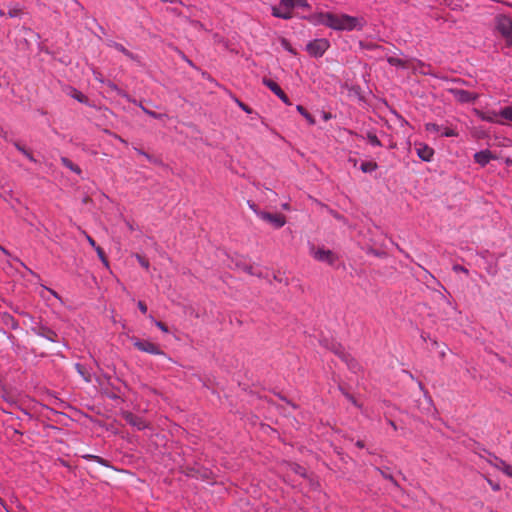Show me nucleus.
I'll return each mask as SVG.
<instances>
[{
	"mask_svg": "<svg viewBox=\"0 0 512 512\" xmlns=\"http://www.w3.org/2000/svg\"><path fill=\"white\" fill-rule=\"evenodd\" d=\"M73 97L77 99L79 102L85 101V96L81 92L75 91Z\"/></svg>",
	"mask_w": 512,
	"mask_h": 512,
	"instance_id": "obj_35",
	"label": "nucleus"
},
{
	"mask_svg": "<svg viewBox=\"0 0 512 512\" xmlns=\"http://www.w3.org/2000/svg\"><path fill=\"white\" fill-rule=\"evenodd\" d=\"M316 17L318 23L339 31L361 30L364 25L362 19L347 14L320 13Z\"/></svg>",
	"mask_w": 512,
	"mask_h": 512,
	"instance_id": "obj_1",
	"label": "nucleus"
},
{
	"mask_svg": "<svg viewBox=\"0 0 512 512\" xmlns=\"http://www.w3.org/2000/svg\"><path fill=\"white\" fill-rule=\"evenodd\" d=\"M133 345L139 351L149 353L152 355L166 356V354L160 349V347L157 344H154L148 340L135 339L133 341Z\"/></svg>",
	"mask_w": 512,
	"mask_h": 512,
	"instance_id": "obj_6",
	"label": "nucleus"
},
{
	"mask_svg": "<svg viewBox=\"0 0 512 512\" xmlns=\"http://www.w3.org/2000/svg\"><path fill=\"white\" fill-rule=\"evenodd\" d=\"M110 47H113L114 49H116L117 51L121 52L122 54H124L126 57H128L129 59L131 60H137V56L134 55L132 52H130L129 50H127L122 44L120 43H117V42H111L109 44Z\"/></svg>",
	"mask_w": 512,
	"mask_h": 512,
	"instance_id": "obj_16",
	"label": "nucleus"
},
{
	"mask_svg": "<svg viewBox=\"0 0 512 512\" xmlns=\"http://www.w3.org/2000/svg\"><path fill=\"white\" fill-rule=\"evenodd\" d=\"M448 92L453 95L454 99L460 103H470L474 102L478 95L473 94L469 91L458 89V88H450Z\"/></svg>",
	"mask_w": 512,
	"mask_h": 512,
	"instance_id": "obj_8",
	"label": "nucleus"
},
{
	"mask_svg": "<svg viewBox=\"0 0 512 512\" xmlns=\"http://www.w3.org/2000/svg\"><path fill=\"white\" fill-rule=\"evenodd\" d=\"M138 308L144 314L147 312V305L144 302H142V301L138 302Z\"/></svg>",
	"mask_w": 512,
	"mask_h": 512,
	"instance_id": "obj_41",
	"label": "nucleus"
},
{
	"mask_svg": "<svg viewBox=\"0 0 512 512\" xmlns=\"http://www.w3.org/2000/svg\"><path fill=\"white\" fill-rule=\"evenodd\" d=\"M136 259L138 260L139 264L145 268V269H148L149 268V261L143 257L142 255L140 254H136Z\"/></svg>",
	"mask_w": 512,
	"mask_h": 512,
	"instance_id": "obj_31",
	"label": "nucleus"
},
{
	"mask_svg": "<svg viewBox=\"0 0 512 512\" xmlns=\"http://www.w3.org/2000/svg\"><path fill=\"white\" fill-rule=\"evenodd\" d=\"M14 146L18 151H20L25 157H27L31 162H36L35 158L33 157L32 153L29 152L23 145L19 144L18 142L14 143Z\"/></svg>",
	"mask_w": 512,
	"mask_h": 512,
	"instance_id": "obj_23",
	"label": "nucleus"
},
{
	"mask_svg": "<svg viewBox=\"0 0 512 512\" xmlns=\"http://www.w3.org/2000/svg\"><path fill=\"white\" fill-rule=\"evenodd\" d=\"M119 140L124 143V144H127L126 140H124L123 138L119 137Z\"/></svg>",
	"mask_w": 512,
	"mask_h": 512,
	"instance_id": "obj_49",
	"label": "nucleus"
},
{
	"mask_svg": "<svg viewBox=\"0 0 512 512\" xmlns=\"http://www.w3.org/2000/svg\"><path fill=\"white\" fill-rule=\"evenodd\" d=\"M493 489H494V490H498V489H499V486H498V485H493Z\"/></svg>",
	"mask_w": 512,
	"mask_h": 512,
	"instance_id": "obj_50",
	"label": "nucleus"
},
{
	"mask_svg": "<svg viewBox=\"0 0 512 512\" xmlns=\"http://www.w3.org/2000/svg\"><path fill=\"white\" fill-rule=\"evenodd\" d=\"M156 326L161 329L163 332L167 333L168 332V327L161 321H156L155 322Z\"/></svg>",
	"mask_w": 512,
	"mask_h": 512,
	"instance_id": "obj_36",
	"label": "nucleus"
},
{
	"mask_svg": "<svg viewBox=\"0 0 512 512\" xmlns=\"http://www.w3.org/2000/svg\"><path fill=\"white\" fill-rule=\"evenodd\" d=\"M495 459L501 464V470L509 477H512V466L507 464L505 461L495 457Z\"/></svg>",
	"mask_w": 512,
	"mask_h": 512,
	"instance_id": "obj_26",
	"label": "nucleus"
},
{
	"mask_svg": "<svg viewBox=\"0 0 512 512\" xmlns=\"http://www.w3.org/2000/svg\"><path fill=\"white\" fill-rule=\"evenodd\" d=\"M505 163H506V165H508V166H512V159L507 158V159L505 160Z\"/></svg>",
	"mask_w": 512,
	"mask_h": 512,
	"instance_id": "obj_46",
	"label": "nucleus"
},
{
	"mask_svg": "<svg viewBox=\"0 0 512 512\" xmlns=\"http://www.w3.org/2000/svg\"><path fill=\"white\" fill-rule=\"evenodd\" d=\"M389 424L391 425V427L396 430L397 429V426L396 424L392 421V420H389Z\"/></svg>",
	"mask_w": 512,
	"mask_h": 512,
	"instance_id": "obj_47",
	"label": "nucleus"
},
{
	"mask_svg": "<svg viewBox=\"0 0 512 512\" xmlns=\"http://www.w3.org/2000/svg\"><path fill=\"white\" fill-rule=\"evenodd\" d=\"M125 419L129 424L137 427L139 430H142V429L146 428V426H147L144 420H142L140 417L135 416L131 413H128L125 416Z\"/></svg>",
	"mask_w": 512,
	"mask_h": 512,
	"instance_id": "obj_13",
	"label": "nucleus"
},
{
	"mask_svg": "<svg viewBox=\"0 0 512 512\" xmlns=\"http://www.w3.org/2000/svg\"><path fill=\"white\" fill-rule=\"evenodd\" d=\"M387 61L392 66L401 67V68H409L410 67L409 61L403 60V59H400L397 57L390 56L387 58Z\"/></svg>",
	"mask_w": 512,
	"mask_h": 512,
	"instance_id": "obj_18",
	"label": "nucleus"
},
{
	"mask_svg": "<svg viewBox=\"0 0 512 512\" xmlns=\"http://www.w3.org/2000/svg\"><path fill=\"white\" fill-rule=\"evenodd\" d=\"M343 394L346 396V398H347V399H348V400H349L353 405H355V406H359V405H358V403H357V401L355 400V398H354L352 395H350L349 393L344 392V391H343Z\"/></svg>",
	"mask_w": 512,
	"mask_h": 512,
	"instance_id": "obj_38",
	"label": "nucleus"
},
{
	"mask_svg": "<svg viewBox=\"0 0 512 512\" xmlns=\"http://www.w3.org/2000/svg\"><path fill=\"white\" fill-rule=\"evenodd\" d=\"M489 463L491 465H493L494 467H496L497 469L501 470V464L495 458H494V462L489 461Z\"/></svg>",
	"mask_w": 512,
	"mask_h": 512,
	"instance_id": "obj_44",
	"label": "nucleus"
},
{
	"mask_svg": "<svg viewBox=\"0 0 512 512\" xmlns=\"http://www.w3.org/2000/svg\"><path fill=\"white\" fill-rule=\"evenodd\" d=\"M492 159H495V156L492 154L490 150L487 149L479 151L474 155L475 162L481 166L487 165Z\"/></svg>",
	"mask_w": 512,
	"mask_h": 512,
	"instance_id": "obj_11",
	"label": "nucleus"
},
{
	"mask_svg": "<svg viewBox=\"0 0 512 512\" xmlns=\"http://www.w3.org/2000/svg\"><path fill=\"white\" fill-rule=\"evenodd\" d=\"M254 211L256 212L259 218H261L265 222H268L274 228H281L286 223L285 216L280 213L272 214L269 212L257 211L256 209H254Z\"/></svg>",
	"mask_w": 512,
	"mask_h": 512,
	"instance_id": "obj_5",
	"label": "nucleus"
},
{
	"mask_svg": "<svg viewBox=\"0 0 512 512\" xmlns=\"http://www.w3.org/2000/svg\"><path fill=\"white\" fill-rule=\"evenodd\" d=\"M367 139H368L369 143L371 145H373V146H381L382 145L380 140L378 139V137L374 133H368L367 134Z\"/></svg>",
	"mask_w": 512,
	"mask_h": 512,
	"instance_id": "obj_27",
	"label": "nucleus"
},
{
	"mask_svg": "<svg viewBox=\"0 0 512 512\" xmlns=\"http://www.w3.org/2000/svg\"><path fill=\"white\" fill-rule=\"evenodd\" d=\"M272 15L282 19H290L292 17L291 11L283 8L281 4L278 7L275 6L272 8Z\"/></svg>",
	"mask_w": 512,
	"mask_h": 512,
	"instance_id": "obj_14",
	"label": "nucleus"
},
{
	"mask_svg": "<svg viewBox=\"0 0 512 512\" xmlns=\"http://www.w3.org/2000/svg\"><path fill=\"white\" fill-rule=\"evenodd\" d=\"M479 116L481 117L482 120H485L488 122H495V123H500V124L504 123L499 119V117H500L499 113H496V112H489V113L480 112Z\"/></svg>",
	"mask_w": 512,
	"mask_h": 512,
	"instance_id": "obj_17",
	"label": "nucleus"
},
{
	"mask_svg": "<svg viewBox=\"0 0 512 512\" xmlns=\"http://www.w3.org/2000/svg\"><path fill=\"white\" fill-rule=\"evenodd\" d=\"M139 107L142 109V111H143L145 114H147V115H149V116H151V117H153V118H155V119L163 120V119H165V118H168L167 114H164V113H156V112H154V111H152V110H149L148 108H146L145 106H143L141 103H139Z\"/></svg>",
	"mask_w": 512,
	"mask_h": 512,
	"instance_id": "obj_21",
	"label": "nucleus"
},
{
	"mask_svg": "<svg viewBox=\"0 0 512 512\" xmlns=\"http://www.w3.org/2000/svg\"><path fill=\"white\" fill-rule=\"evenodd\" d=\"M84 458L86 459H89V460H93V461H96L102 465H105L107 466V461L99 456H96V455H85Z\"/></svg>",
	"mask_w": 512,
	"mask_h": 512,
	"instance_id": "obj_30",
	"label": "nucleus"
},
{
	"mask_svg": "<svg viewBox=\"0 0 512 512\" xmlns=\"http://www.w3.org/2000/svg\"><path fill=\"white\" fill-rule=\"evenodd\" d=\"M356 446H357V447H359V448H363V447H364V442H363V441H361V440H358V441L356 442Z\"/></svg>",
	"mask_w": 512,
	"mask_h": 512,
	"instance_id": "obj_45",
	"label": "nucleus"
},
{
	"mask_svg": "<svg viewBox=\"0 0 512 512\" xmlns=\"http://www.w3.org/2000/svg\"><path fill=\"white\" fill-rule=\"evenodd\" d=\"M426 130L430 132H441V127L435 123H427Z\"/></svg>",
	"mask_w": 512,
	"mask_h": 512,
	"instance_id": "obj_32",
	"label": "nucleus"
},
{
	"mask_svg": "<svg viewBox=\"0 0 512 512\" xmlns=\"http://www.w3.org/2000/svg\"><path fill=\"white\" fill-rule=\"evenodd\" d=\"M281 6L291 11L294 7L308 8L309 4L306 0H281Z\"/></svg>",
	"mask_w": 512,
	"mask_h": 512,
	"instance_id": "obj_12",
	"label": "nucleus"
},
{
	"mask_svg": "<svg viewBox=\"0 0 512 512\" xmlns=\"http://www.w3.org/2000/svg\"><path fill=\"white\" fill-rule=\"evenodd\" d=\"M243 269H244V271H246V272H247L248 274H250V275L261 276V274H260V273H258V272H256V271H254V268H253V266H251V265H245V266L243 267Z\"/></svg>",
	"mask_w": 512,
	"mask_h": 512,
	"instance_id": "obj_34",
	"label": "nucleus"
},
{
	"mask_svg": "<svg viewBox=\"0 0 512 512\" xmlns=\"http://www.w3.org/2000/svg\"><path fill=\"white\" fill-rule=\"evenodd\" d=\"M85 236H86L88 243L96 250V247H98V246L96 245L95 240L90 235H88L86 233H85Z\"/></svg>",
	"mask_w": 512,
	"mask_h": 512,
	"instance_id": "obj_39",
	"label": "nucleus"
},
{
	"mask_svg": "<svg viewBox=\"0 0 512 512\" xmlns=\"http://www.w3.org/2000/svg\"><path fill=\"white\" fill-rule=\"evenodd\" d=\"M453 270L456 271V272H464V273H468V270L463 267V266H460V265H455L453 267Z\"/></svg>",
	"mask_w": 512,
	"mask_h": 512,
	"instance_id": "obj_42",
	"label": "nucleus"
},
{
	"mask_svg": "<svg viewBox=\"0 0 512 512\" xmlns=\"http://www.w3.org/2000/svg\"><path fill=\"white\" fill-rule=\"evenodd\" d=\"M75 368L78 371V373L85 379V381H90V375L86 373L84 367L81 364H76Z\"/></svg>",
	"mask_w": 512,
	"mask_h": 512,
	"instance_id": "obj_29",
	"label": "nucleus"
},
{
	"mask_svg": "<svg viewBox=\"0 0 512 512\" xmlns=\"http://www.w3.org/2000/svg\"><path fill=\"white\" fill-rule=\"evenodd\" d=\"M136 152L151 161L152 157L141 149L135 148Z\"/></svg>",
	"mask_w": 512,
	"mask_h": 512,
	"instance_id": "obj_40",
	"label": "nucleus"
},
{
	"mask_svg": "<svg viewBox=\"0 0 512 512\" xmlns=\"http://www.w3.org/2000/svg\"><path fill=\"white\" fill-rule=\"evenodd\" d=\"M45 290H47L49 293H51L55 298L59 299L61 301V297L58 295V293L50 288L44 287Z\"/></svg>",
	"mask_w": 512,
	"mask_h": 512,
	"instance_id": "obj_43",
	"label": "nucleus"
},
{
	"mask_svg": "<svg viewBox=\"0 0 512 512\" xmlns=\"http://www.w3.org/2000/svg\"><path fill=\"white\" fill-rule=\"evenodd\" d=\"M23 14V10L19 5H13L9 7L8 16L10 18L20 17Z\"/></svg>",
	"mask_w": 512,
	"mask_h": 512,
	"instance_id": "obj_22",
	"label": "nucleus"
},
{
	"mask_svg": "<svg viewBox=\"0 0 512 512\" xmlns=\"http://www.w3.org/2000/svg\"><path fill=\"white\" fill-rule=\"evenodd\" d=\"M263 84L276 94L285 104L291 105V102L280 86L271 79L264 78Z\"/></svg>",
	"mask_w": 512,
	"mask_h": 512,
	"instance_id": "obj_9",
	"label": "nucleus"
},
{
	"mask_svg": "<svg viewBox=\"0 0 512 512\" xmlns=\"http://www.w3.org/2000/svg\"><path fill=\"white\" fill-rule=\"evenodd\" d=\"M61 163L70 169L71 171L75 172L76 174H81V169L78 165L74 164L70 159L66 157L61 158Z\"/></svg>",
	"mask_w": 512,
	"mask_h": 512,
	"instance_id": "obj_20",
	"label": "nucleus"
},
{
	"mask_svg": "<svg viewBox=\"0 0 512 512\" xmlns=\"http://www.w3.org/2000/svg\"><path fill=\"white\" fill-rule=\"evenodd\" d=\"M297 110H298V112H299L301 115H303V116L306 118V120L308 121V123H309L310 125H314V124H315V119H314V117H313L310 113H308V112H307V110H306L303 106L298 105V106H297Z\"/></svg>",
	"mask_w": 512,
	"mask_h": 512,
	"instance_id": "obj_24",
	"label": "nucleus"
},
{
	"mask_svg": "<svg viewBox=\"0 0 512 512\" xmlns=\"http://www.w3.org/2000/svg\"><path fill=\"white\" fill-rule=\"evenodd\" d=\"M499 115L501 118L512 122V106L501 109Z\"/></svg>",
	"mask_w": 512,
	"mask_h": 512,
	"instance_id": "obj_25",
	"label": "nucleus"
},
{
	"mask_svg": "<svg viewBox=\"0 0 512 512\" xmlns=\"http://www.w3.org/2000/svg\"><path fill=\"white\" fill-rule=\"evenodd\" d=\"M330 43L327 39L321 38L311 41L307 44V51L313 57H321L329 48Z\"/></svg>",
	"mask_w": 512,
	"mask_h": 512,
	"instance_id": "obj_4",
	"label": "nucleus"
},
{
	"mask_svg": "<svg viewBox=\"0 0 512 512\" xmlns=\"http://www.w3.org/2000/svg\"><path fill=\"white\" fill-rule=\"evenodd\" d=\"M0 16H4V11L0 10Z\"/></svg>",
	"mask_w": 512,
	"mask_h": 512,
	"instance_id": "obj_52",
	"label": "nucleus"
},
{
	"mask_svg": "<svg viewBox=\"0 0 512 512\" xmlns=\"http://www.w3.org/2000/svg\"><path fill=\"white\" fill-rule=\"evenodd\" d=\"M495 27L507 43L512 45V19L503 14L498 15L495 17Z\"/></svg>",
	"mask_w": 512,
	"mask_h": 512,
	"instance_id": "obj_2",
	"label": "nucleus"
},
{
	"mask_svg": "<svg viewBox=\"0 0 512 512\" xmlns=\"http://www.w3.org/2000/svg\"><path fill=\"white\" fill-rule=\"evenodd\" d=\"M237 103H238L239 107H240L242 110H244L246 113H251V112H252L251 108H249V107H248L246 104H244L243 102H241V101H237Z\"/></svg>",
	"mask_w": 512,
	"mask_h": 512,
	"instance_id": "obj_37",
	"label": "nucleus"
},
{
	"mask_svg": "<svg viewBox=\"0 0 512 512\" xmlns=\"http://www.w3.org/2000/svg\"><path fill=\"white\" fill-rule=\"evenodd\" d=\"M416 153L420 159L423 161L429 162L432 160L434 155V150L425 144H419L416 146Z\"/></svg>",
	"mask_w": 512,
	"mask_h": 512,
	"instance_id": "obj_10",
	"label": "nucleus"
},
{
	"mask_svg": "<svg viewBox=\"0 0 512 512\" xmlns=\"http://www.w3.org/2000/svg\"><path fill=\"white\" fill-rule=\"evenodd\" d=\"M38 334L40 336L48 339L51 342H57L58 341V335L56 334V332H54L53 330H51L48 327H44V326L40 327L39 331H38Z\"/></svg>",
	"mask_w": 512,
	"mask_h": 512,
	"instance_id": "obj_15",
	"label": "nucleus"
},
{
	"mask_svg": "<svg viewBox=\"0 0 512 512\" xmlns=\"http://www.w3.org/2000/svg\"><path fill=\"white\" fill-rule=\"evenodd\" d=\"M311 255L313 258L317 261L327 263L328 265L333 266L336 261L338 260V257L336 254L328 249L319 247V248H311Z\"/></svg>",
	"mask_w": 512,
	"mask_h": 512,
	"instance_id": "obj_3",
	"label": "nucleus"
},
{
	"mask_svg": "<svg viewBox=\"0 0 512 512\" xmlns=\"http://www.w3.org/2000/svg\"><path fill=\"white\" fill-rule=\"evenodd\" d=\"M441 135L445 136V137H453V136H456L457 133L455 132L454 129L444 128L443 131H441Z\"/></svg>",
	"mask_w": 512,
	"mask_h": 512,
	"instance_id": "obj_33",
	"label": "nucleus"
},
{
	"mask_svg": "<svg viewBox=\"0 0 512 512\" xmlns=\"http://www.w3.org/2000/svg\"><path fill=\"white\" fill-rule=\"evenodd\" d=\"M109 86H110L112 89H114V90H116V91H119V90H118V88H117V86H116L115 84H109Z\"/></svg>",
	"mask_w": 512,
	"mask_h": 512,
	"instance_id": "obj_48",
	"label": "nucleus"
},
{
	"mask_svg": "<svg viewBox=\"0 0 512 512\" xmlns=\"http://www.w3.org/2000/svg\"><path fill=\"white\" fill-rule=\"evenodd\" d=\"M96 253L98 255V257L100 258V260L102 261V263L108 267L109 263H108V260H107V257L104 253V250L101 248V247H96Z\"/></svg>",
	"mask_w": 512,
	"mask_h": 512,
	"instance_id": "obj_28",
	"label": "nucleus"
},
{
	"mask_svg": "<svg viewBox=\"0 0 512 512\" xmlns=\"http://www.w3.org/2000/svg\"><path fill=\"white\" fill-rule=\"evenodd\" d=\"M377 168H378V165L374 161H365V162H362L360 165V169L364 173H371V172L375 171Z\"/></svg>",
	"mask_w": 512,
	"mask_h": 512,
	"instance_id": "obj_19",
	"label": "nucleus"
},
{
	"mask_svg": "<svg viewBox=\"0 0 512 512\" xmlns=\"http://www.w3.org/2000/svg\"><path fill=\"white\" fill-rule=\"evenodd\" d=\"M331 350L338 355L348 366L350 370L356 372L359 368V364L353 359L348 353L344 351V348L340 344H332Z\"/></svg>",
	"mask_w": 512,
	"mask_h": 512,
	"instance_id": "obj_7",
	"label": "nucleus"
},
{
	"mask_svg": "<svg viewBox=\"0 0 512 512\" xmlns=\"http://www.w3.org/2000/svg\"><path fill=\"white\" fill-rule=\"evenodd\" d=\"M0 249L4 252V253H7V251L5 250V248L1 247L0 246Z\"/></svg>",
	"mask_w": 512,
	"mask_h": 512,
	"instance_id": "obj_51",
	"label": "nucleus"
}]
</instances>
